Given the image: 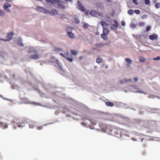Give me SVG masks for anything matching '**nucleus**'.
Wrapping results in <instances>:
<instances>
[{"label":"nucleus","instance_id":"1","mask_svg":"<svg viewBox=\"0 0 160 160\" xmlns=\"http://www.w3.org/2000/svg\"><path fill=\"white\" fill-rule=\"evenodd\" d=\"M77 4L78 6V8L80 10L84 12L86 14H88L89 11L85 9V7L82 5L81 3L80 2H77Z\"/></svg>","mask_w":160,"mask_h":160},{"label":"nucleus","instance_id":"2","mask_svg":"<svg viewBox=\"0 0 160 160\" xmlns=\"http://www.w3.org/2000/svg\"><path fill=\"white\" fill-rule=\"evenodd\" d=\"M14 35V33L12 32H11L8 33L7 35V39H2L1 40L2 41H7L11 40L12 38V36Z\"/></svg>","mask_w":160,"mask_h":160},{"label":"nucleus","instance_id":"3","mask_svg":"<svg viewBox=\"0 0 160 160\" xmlns=\"http://www.w3.org/2000/svg\"><path fill=\"white\" fill-rule=\"evenodd\" d=\"M102 117L104 119L106 120H112V116L110 114L105 113L103 114Z\"/></svg>","mask_w":160,"mask_h":160},{"label":"nucleus","instance_id":"4","mask_svg":"<svg viewBox=\"0 0 160 160\" xmlns=\"http://www.w3.org/2000/svg\"><path fill=\"white\" fill-rule=\"evenodd\" d=\"M7 116L8 118H9L11 120V121L13 123H15V121H17L18 120V118L11 114H8L7 115Z\"/></svg>","mask_w":160,"mask_h":160},{"label":"nucleus","instance_id":"5","mask_svg":"<svg viewBox=\"0 0 160 160\" xmlns=\"http://www.w3.org/2000/svg\"><path fill=\"white\" fill-rule=\"evenodd\" d=\"M114 22L115 24H111L110 28L111 29L116 30L117 29L118 27V26L119 25L116 20H114Z\"/></svg>","mask_w":160,"mask_h":160},{"label":"nucleus","instance_id":"6","mask_svg":"<svg viewBox=\"0 0 160 160\" xmlns=\"http://www.w3.org/2000/svg\"><path fill=\"white\" fill-rule=\"evenodd\" d=\"M115 128L113 127H112L110 125H108L107 126L105 130L107 132H108L109 133H111L113 132V129Z\"/></svg>","mask_w":160,"mask_h":160},{"label":"nucleus","instance_id":"7","mask_svg":"<svg viewBox=\"0 0 160 160\" xmlns=\"http://www.w3.org/2000/svg\"><path fill=\"white\" fill-rule=\"evenodd\" d=\"M11 5L8 2H6L4 4L3 8L4 9L8 12H10V10L8 9V8L11 7Z\"/></svg>","mask_w":160,"mask_h":160},{"label":"nucleus","instance_id":"8","mask_svg":"<svg viewBox=\"0 0 160 160\" xmlns=\"http://www.w3.org/2000/svg\"><path fill=\"white\" fill-rule=\"evenodd\" d=\"M29 58L32 59H37L39 58V56L38 54L35 53L33 54L30 55L29 57Z\"/></svg>","mask_w":160,"mask_h":160},{"label":"nucleus","instance_id":"9","mask_svg":"<svg viewBox=\"0 0 160 160\" xmlns=\"http://www.w3.org/2000/svg\"><path fill=\"white\" fill-rule=\"evenodd\" d=\"M37 10L38 11L42 12L44 13H46L47 12V11L45 9L41 7H37Z\"/></svg>","mask_w":160,"mask_h":160},{"label":"nucleus","instance_id":"10","mask_svg":"<svg viewBox=\"0 0 160 160\" xmlns=\"http://www.w3.org/2000/svg\"><path fill=\"white\" fill-rule=\"evenodd\" d=\"M149 38L152 40H153L154 39L157 40L158 39V36L156 34L150 35L149 36Z\"/></svg>","mask_w":160,"mask_h":160},{"label":"nucleus","instance_id":"11","mask_svg":"<svg viewBox=\"0 0 160 160\" xmlns=\"http://www.w3.org/2000/svg\"><path fill=\"white\" fill-rule=\"evenodd\" d=\"M90 14L94 17H97L98 16V12H97L95 10H91L90 13Z\"/></svg>","mask_w":160,"mask_h":160},{"label":"nucleus","instance_id":"12","mask_svg":"<svg viewBox=\"0 0 160 160\" xmlns=\"http://www.w3.org/2000/svg\"><path fill=\"white\" fill-rule=\"evenodd\" d=\"M100 24L102 26L103 29L108 28V24H107L105 22L102 21L100 22Z\"/></svg>","mask_w":160,"mask_h":160},{"label":"nucleus","instance_id":"13","mask_svg":"<svg viewBox=\"0 0 160 160\" xmlns=\"http://www.w3.org/2000/svg\"><path fill=\"white\" fill-rule=\"evenodd\" d=\"M67 34L68 37L71 39H73L75 38V36L73 33L72 32H67Z\"/></svg>","mask_w":160,"mask_h":160},{"label":"nucleus","instance_id":"14","mask_svg":"<svg viewBox=\"0 0 160 160\" xmlns=\"http://www.w3.org/2000/svg\"><path fill=\"white\" fill-rule=\"evenodd\" d=\"M20 124H21L22 125H20L18 123V124H14V126L15 128H17V127L19 128H21L23 127L22 124H24V123L23 122H20Z\"/></svg>","mask_w":160,"mask_h":160},{"label":"nucleus","instance_id":"15","mask_svg":"<svg viewBox=\"0 0 160 160\" xmlns=\"http://www.w3.org/2000/svg\"><path fill=\"white\" fill-rule=\"evenodd\" d=\"M113 132H114V134L115 135H118L121 132V131L120 130L117 129L116 128H115V129H113Z\"/></svg>","mask_w":160,"mask_h":160},{"label":"nucleus","instance_id":"16","mask_svg":"<svg viewBox=\"0 0 160 160\" xmlns=\"http://www.w3.org/2000/svg\"><path fill=\"white\" fill-rule=\"evenodd\" d=\"M105 105L108 107H112L114 106V104L110 102H105Z\"/></svg>","mask_w":160,"mask_h":160},{"label":"nucleus","instance_id":"17","mask_svg":"<svg viewBox=\"0 0 160 160\" xmlns=\"http://www.w3.org/2000/svg\"><path fill=\"white\" fill-rule=\"evenodd\" d=\"M132 81V79H124L123 80H120V84H122L124 83V82H130Z\"/></svg>","mask_w":160,"mask_h":160},{"label":"nucleus","instance_id":"18","mask_svg":"<svg viewBox=\"0 0 160 160\" xmlns=\"http://www.w3.org/2000/svg\"><path fill=\"white\" fill-rule=\"evenodd\" d=\"M107 34H105L104 33H102L101 34V37L104 40H107L108 39V37L107 36Z\"/></svg>","mask_w":160,"mask_h":160},{"label":"nucleus","instance_id":"19","mask_svg":"<svg viewBox=\"0 0 160 160\" xmlns=\"http://www.w3.org/2000/svg\"><path fill=\"white\" fill-rule=\"evenodd\" d=\"M139 59L140 62H145L146 61V59L142 56L139 57Z\"/></svg>","mask_w":160,"mask_h":160},{"label":"nucleus","instance_id":"20","mask_svg":"<svg viewBox=\"0 0 160 160\" xmlns=\"http://www.w3.org/2000/svg\"><path fill=\"white\" fill-rule=\"evenodd\" d=\"M103 33L108 34L109 32V30L108 29V28H104L103 30Z\"/></svg>","mask_w":160,"mask_h":160},{"label":"nucleus","instance_id":"21","mask_svg":"<svg viewBox=\"0 0 160 160\" xmlns=\"http://www.w3.org/2000/svg\"><path fill=\"white\" fill-rule=\"evenodd\" d=\"M0 127H2L3 128H8V125L7 124L5 123V124H2L0 125Z\"/></svg>","mask_w":160,"mask_h":160},{"label":"nucleus","instance_id":"22","mask_svg":"<svg viewBox=\"0 0 160 160\" xmlns=\"http://www.w3.org/2000/svg\"><path fill=\"white\" fill-rule=\"evenodd\" d=\"M125 61L128 64H130L132 62V60L129 58H126L125 59Z\"/></svg>","mask_w":160,"mask_h":160},{"label":"nucleus","instance_id":"23","mask_svg":"<svg viewBox=\"0 0 160 160\" xmlns=\"http://www.w3.org/2000/svg\"><path fill=\"white\" fill-rule=\"evenodd\" d=\"M128 13L130 15H132L134 12V11L132 9H129L128 12Z\"/></svg>","mask_w":160,"mask_h":160},{"label":"nucleus","instance_id":"24","mask_svg":"<svg viewBox=\"0 0 160 160\" xmlns=\"http://www.w3.org/2000/svg\"><path fill=\"white\" fill-rule=\"evenodd\" d=\"M51 12L53 15H57L58 13V12L54 9H52L51 10Z\"/></svg>","mask_w":160,"mask_h":160},{"label":"nucleus","instance_id":"25","mask_svg":"<svg viewBox=\"0 0 160 160\" xmlns=\"http://www.w3.org/2000/svg\"><path fill=\"white\" fill-rule=\"evenodd\" d=\"M73 28H72L70 27H68L66 29L67 32H72Z\"/></svg>","mask_w":160,"mask_h":160},{"label":"nucleus","instance_id":"26","mask_svg":"<svg viewBox=\"0 0 160 160\" xmlns=\"http://www.w3.org/2000/svg\"><path fill=\"white\" fill-rule=\"evenodd\" d=\"M70 52H71V53L73 55H76L77 54V52H76V51L75 50H71Z\"/></svg>","mask_w":160,"mask_h":160},{"label":"nucleus","instance_id":"27","mask_svg":"<svg viewBox=\"0 0 160 160\" xmlns=\"http://www.w3.org/2000/svg\"><path fill=\"white\" fill-rule=\"evenodd\" d=\"M58 7L62 9H63L65 8L64 6L62 4H58Z\"/></svg>","mask_w":160,"mask_h":160},{"label":"nucleus","instance_id":"28","mask_svg":"<svg viewBox=\"0 0 160 160\" xmlns=\"http://www.w3.org/2000/svg\"><path fill=\"white\" fill-rule=\"evenodd\" d=\"M89 26V25L87 23H85L83 24V28L86 29H88V28Z\"/></svg>","mask_w":160,"mask_h":160},{"label":"nucleus","instance_id":"29","mask_svg":"<svg viewBox=\"0 0 160 160\" xmlns=\"http://www.w3.org/2000/svg\"><path fill=\"white\" fill-rule=\"evenodd\" d=\"M102 59L100 58H98L96 60V62L97 63H100L102 62Z\"/></svg>","mask_w":160,"mask_h":160},{"label":"nucleus","instance_id":"30","mask_svg":"<svg viewBox=\"0 0 160 160\" xmlns=\"http://www.w3.org/2000/svg\"><path fill=\"white\" fill-rule=\"evenodd\" d=\"M155 7L156 8H160V3H156L155 5Z\"/></svg>","mask_w":160,"mask_h":160},{"label":"nucleus","instance_id":"31","mask_svg":"<svg viewBox=\"0 0 160 160\" xmlns=\"http://www.w3.org/2000/svg\"><path fill=\"white\" fill-rule=\"evenodd\" d=\"M144 2L145 4L147 5L150 4V0H144Z\"/></svg>","mask_w":160,"mask_h":160},{"label":"nucleus","instance_id":"32","mask_svg":"<svg viewBox=\"0 0 160 160\" xmlns=\"http://www.w3.org/2000/svg\"><path fill=\"white\" fill-rule=\"evenodd\" d=\"M5 14L4 12L2 10L0 9V16H3Z\"/></svg>","mask_w":160,"mask_h":160},{"label":"nucleus","instance_id":"33","mask_svg":"<svg viewBox=\"0 0 160 160\" xmlns=\"http://www.w3.org/2000/svg\"><path fill=\"white\" fill-rule=\"evenodd\" d=\"M134 12L137 14H139L140 12V11L139 10H134Z\"/></svg>","mask_w":160,"mask_h":160},{"label":"nucleus","instance_id":"34","mask_svg":"<svg viewBox=\"0 0 160 160\" xmlns=\"http://www.w3.org/2000/svg\"><path fill=\"white\" fill-rule=\"evenodd\" d=\"M153 60H157V61L159 60H160V57L157 56L156 58H153Z\"/></svg>","mask_w":160,"mask_h":160},{"label":"nucleus","instance_id":"35","mask_svg":"<svg viewBox=\"0 0 160 160\" xmlns=\"http://www.w3.org/2000/svg\"><path fill=\"white\" fill-rule=\"evenodd\" d=\"M74 20L75 22L77 24H78L80 22V21L77 18H74Z\"/></svg>","mask_w":160,"mask_h":160},{"label":"nucleus","instance_id":"36","mask_svg":"<svg viewBox=\"0 0 160 160\" xmlns=\"http://www.w3.org/2000/svg\"><path fill=\"white\" fill-rule=\"evenodd\" d=\"M45 1L48 3H53V2L52 0H45Z\"/></svg>","mask_w":160,"mask_h":160},{"label":"nucleus","instance_id":"37","mask_svg":"<svg viewBox=\"0 0 160 160\" xmlns=\"http://www.w3.org/2000/svg\"><path fill=\"white\" fill-rule=\"evenodd\" d=\"M66 59L69 62H71L72 61V58H69V57H67Z\"/></svg>","mask_w":160,"mask_h":160},{"label":"nucleus","instance_id":"38","mask_svg":"<svg viewBox=\"0 0 160 160\" xmlns=\"http://www.w3.org/2000/svg\"><path fill=\"white\" fill-rule=\"evenodd\" d=\"M139 25L140 26L142 27L144 25V23L143 22H140L139 23Z\"/></svg>","mask_w":160,"mask_h":160},{"label":"nucleus","instance_id":"39","mask_svg":"<svg viewBox=\"0 0 160 160\" xmlns=\"http://www.w3.org/2000/svg\"><path fill=\"white\" fill-rule=\"evenodd\" d=\"M151 26H148L146 27V30L147 31H148L151 29Z\"/></svg>","mask_w":160,"mask_h":160},{"label":"nucleus","instance_id":"40","mask_svg":"<svg viewBox=\"0 0 160 160\" xmlns=\"http://www.w3.org/2000/svg\"><path fill=\"white\" fill-rule=\"evenodd\" d=\"M98 16H97V17H98L99 16H100V17H103V15L101 13H100V12L98 13Z\"/></svg>","mask_w":160,"mask_h":160},{"label":"nucleus","instance_id":"41","mask_svg":"<svg viewBox=\"0 0 160 160\" xmlns=\"http://www.w3.org/2000/svg\"><path fill=\"white\" fill-rule=\"evenodd\" d=\"M147 17V16L146 15H142V18L143 19H144L146 18Z\"/></svg>","mask_w":160,"mask_h":160},{"label":"nucleus","instance_id":"42","mask_svg":"<svg viewBox=\"0 0 160 160\" xmlns=\"http://www.w3.org/2000/svg\"><path fill=\"white\" fill-rule=\"evenodd\" d=\"M43 127V126H39V127H38L37 128V129L38 130H41L42 128Z\"/></svg>","mask_w":160,"mask_h":160},{"label":"nucleus","instance_id":"43","mask_svg":"<svg viewBox=\"0 0 160 160\" xmlns=\"http://www.w3.org/2000/svg\"><path fill=\"white\" fill-rule=\"evenodd\" d=\"M138 0H133V2L136 5L138 4V2H137Z\"/></svg>","mask_w":160,"mask_h":160},{"label":"nucleus","instance_id":"44","mask_svg":"<svg viewBox=\"0 0 160 160\" xmlns=\"http://www.w3.org/2000/svg\"><path fill=\"white\" fill-rule=\"evenodd\" d=\"M69 57V54L68 53H66L65 54L64 58H66V59L67 57Z\"/></svg>","mask_w":160,"mask_h":160},{"label":"nucleus","instance_id":"45","mask_svg":"<svg viewBox=\"0 0 160 160\" xmlns=\"http://www.w3.org/2000/svg\"><path fill=\"white\" fill-rule=\"evenodd\" d=\"M56 2H62V0H53Z\"/></svg>","mask_w":160,"mask_h":160},{"label":"nucleus","instance_id":"46","mask_svg":"<svg viewBox=\"0 0 160 160\" xmlns=\"http://www.w3.org/2000/svg\"><path fill=\"white\" fill-rule=\"evenodd\" d=\"M133 80H134V82H136L138 81V79L137 78H133Z\"/></svg>","mask_w":160,"mask_h":160},{"label":"nucleus","instance_id":"47","mask_svg":"<svg viewBox=\"0 0 160 160\" xmlns=\"http://www.w3.org/2000/svg\"><path fill=\"white\" fill-rule=\"evenodd\" d=\"M29 128H34V126L32 124H30L29 125Z\"/></svg>","mask_w":160,"mask_h":160},{"label":"nucleus","instance_id":"48","mask_svg":"<svg viewBox=\"0 0 160 160\" xmlns=\"http://www.w3.org/2000/svg\"><path fill=\"white\" fill-rule=\"evenodd\" d=\"M121 25L122 26H124L125 25V23L124 22H122L121 23Z\"/></svg>","mask_w":160,"mask_h":160},{"label":"nucleus","instance_id":"49","mask_svg":"<svg viewBox=\"0 0 160 160\" xmlns=\"http://www.w3.org/2000/svg\"><path fill=\"white\" fill-rule=\"evenodd\" d=\"M60 55L62 57H64L65 55L62 53H60Z\"/></svg>","mask_w":160,"mask_h":160},{"label":"nucleus","instance_id":"50","mask_svg":"<svg viewBox=\"0 0 160 160\" xmlns=\"http://www.w3.org/2000/svg\"><path fill=\"white\" fill-rule=\"evenodd\" d=\"M96 34H97V35H99L100 34V33H99V32H96Z\"/></svg>","mask_w":160,"mask_h":160},{"label":"nucleus","instance_id":"51","mask_svg":"<svg viewBox=\"0 0 160 160\" xmlns=\"http://www.w3.org/2000/svg\"><path fill=\"white\" fill-rule=\"evenodd\" d=\"M19 45L20 46H21L22 47L23 46V44L22 43H20Z\"/></svg>","mask_w":160,"mask_h":160},{"label":"nucleus","instance_id":"52","mask_svg":"<svg viewBox=\"0 0 160 160\" xmlns=\"http://www.w3.org/2000/svg\"><path fill=\"white\" fill-rule=\"evenodd\" d=\"M6 1L8 2H11L12 1V0H5Z\"/></svg>","mask_w":160,"mask_h":160},{"label":"nucleus","instance_id":"53","mask_svg":"<svg viewBox=\"0 0 160 160\" xmlns=\"http://www.w3.org/2000/svg\"><path fill=\"white\" fill-rule=\"evenodd\" d=\"M81 124H82V125H84V126H86V124L84 123H81Z\"/></svg>","mask_w":160,"mask_h":160},{"label":"nucleus","instance_id":"54","mask_svg":"<svg viewBox=\"0 0 160 160\" xmlns=\"http://www.w3.org/2000/svg\"><path fill=\"white\" fill-rule=\"evenodd\" d=\"M96 45L97 46H100L99 44H97Z\"/></svg>","mask_w":160,"mask_h":160},{"label":"nucleus","instance_id":"55","mask_svg":"<svg viewBox=\"0 0 160 160\" xmlns=\"http://www.w3.org/2000/svg\"><path fill=\"white\" fill-rule=\"evenodd\" d=\"M82 58V57H80L79 58V59L81 60V59Z\"/></svg>","mask_w":160,"mask_h":160},{"label":"nucleus","instance_id":"56","mask_svg":"<svg viewBox=\"0 0 160 160\" xmlns=\"http://www.w3.org/2000/svg\"><path fill=\"white\" fill-rule=\"evenodd\" d=\"M35 51H36L35 50H34L33 51V52H35Z\"/></svg>","mask_w":160,"mask_h":160},{"label":"nucleus","instance_id":"57","mask_svg":"<svg viewBox=\"0 0 160 160\" xmlns=\"http://www.w3.org/2000/svg\"><path fill=\"white\" fill-rule=\"evenodd\" d=\"M56 62H58V60H56Z\"/></svg>","mask_w":160,"mask_h":160},{"label":"nucleus","instance_id":"58","mask_svg":"<svg viewBox=\"0 0 160 160\" xmlns=\"http://www.w3.org/2000/svg\"><path fill=\"white\" fill-rule=\"evenodd\" d=\"M142 139H143V138H142Z\"/></svg>","mask_w":160,"mask_h":160},{"label":"nucleus","instance_id":"59","mask_svg":"<svg viewBox=\"0 0 160 160\" xmlns=\"http://www.w3.org/2000/svg\"><path fill=\"white\" fill-rule=\"evenodd\" d=\"M1 39H0V40H1Z\"/></svg>","mask_w":160,"mask_h":160}]
</instances>
